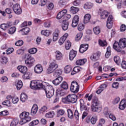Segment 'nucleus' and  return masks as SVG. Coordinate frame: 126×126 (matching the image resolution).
Masks as SVG:
<instances>
[{
    "label": "nucleus",
    "mask_w": 126,
    "mask_h": 126,
    "mask_svg": "<svg viewBox=\"0 0 126 126\" xmlns=\"http://www.w3.org/2000/svg\"><path fill=\"white\" fill-rule=\"evenodd\" d=\"M30 87L32 89H40L43 88L46 94L47 98H51L54 96L55 90L52 85H49L48 83L42 81H32L30 84Z\"/></svg>",
    "instance_id": "1"
},
{
    "label": "nucleus",
    "mask_w": 126,
    "mask_h": 126,
    "mask_svg": "<svg viewBox=\"0 0 126 126\" xmlns=\"http://www.w3.org/2000/svg\"><path fill=\"white\" fill-rule=\"evenodd\" d=\"M92 97H93L92 99ZM86 98H88V101H91L92 99V109L93 112H101V107L99 106V102H98V98L93 94H91L90 96L89 94H87L85 95Z\"/></svg>",
    "instance_id": "2"
},
{
    "label": "nucleus",
    "mask_w": 126,
    "mask_h": 126,
    "mask_svg": "<svg viewBox=\"0 0 126 126\" xmlns=\"http://www.w3.org/2000/svg\"><path fill=\"white\" fill-rule=\"evenodd\" d=\"M126 47V38H123L120 39L119 42L115 41L113 44V48L117 52H121L122 49Z\"/></svg>",
    "instance_id": "3"
},
{
    "label": "nucleus",
    "mask_w": 126,
    "mask_h": 126,
    "mask_svg": "<svg viewBox=\"0 0 126 126\" xmlns=\"http://www.w3.org/2000/svg\"><path fill=\"white\" fill-rule=\"evenodd\" d=\"M20 118L21 119L20 125H24V124H26V123L31 121V117H29V112H22L20 115Z\"/></svg>",
    "instance_id": "4"
},
{
    "label": "nucleus",
    "mask_w": 126,
    "mask_h": 126,
    "mask_svg": "<svg viewBox=\"0 0 126 126\" xmlns=\"http://www.w3.org/2000/svg\"><path fill=\"white\" fill-rule=\"evenodd\" d=\"M63 101L74 104L77 101V95L76 94H69L63 99Z\"/></svg>",
    "instance_id": "5"
},
{
    "label": "nucleus",
    "mask_w": 126,
    "mask_h": 126,
    "mask_svg": "<svg viewBox=\"0 0 126 126\" xmlns=\"http://www.w3.org/2000/svg\"><path fill=\"white\" fill-rule=\"evenodd\" d=\"M58 67H59V65H58V64H56L54 62H51L46 70V73L48 74H51V73L54 72Z\"/></svg>",
    "instance_id": "6"
},
{
    "label": "nucleus",
    "mask_w": 126,
    "mask_h": 126,
    "mask_svg": "<svg viewBox=\"0 0 126 126\" xmlns=\"http://www.w3.org/2000/svg\"><path fill=\"white\" fill-rule=\"evenodd\" d=\"M70 90L73 93H77L78 91H79V85H78V83L75 81L72 82Z\"/></svg>",
    "instance_id": "7"
},
{
    "label": "nucleus",
    "mask_w": 126,
    "mask_h": 126,
    "mask_svg": "<svg viewBox=\"0 0 126 126\" xmlns=\"http://www.w3.org/2000/svg\"><path fill=\"white\" fill-rule=\"evenodd\" d=\"M13 10L15 14L19 15L22 13V9L20 5L18 3L15 4L13 5Z\"/></svg>",
    "instance_id": "8"
},
{
    "label": "nucleus",
    "mask_w": 126,
    "mask_h": 126,
    "mask_svg": "<svg viewBox=\"0 0 126 126\" xmlns=\"http://www.w3.org/2000/svg\"><path fill=\"white\" fill-rule=\"evenodd\" d=\"M35 63V59L31 56V55H28L27 56V60H25V63L28 66H31Z\"/></svg>",
    "instance_id": "9"
},
{
    "label": "nucleus",
    "mask_w": 126,
    "mask_h": 126,
    "mask_svg": "<svg viewBox=\"0 0 126 126\" xmlns=\"http://www.w3.org/2000/svg\"><path fill=\"white\" fill-rule=\"evenodd\" d=\"M114 21V17L113 15H109L107 20L106 26L108 29H111L113 27V22Z\"/></svg>",
    "instance_id": "10"
},
{
    "label": "nucleus",
    "mask_w": 126,
    "mask_h": 126,
    "mask_svg": "<svg viewBox=\"0 0 126 126\" xmlns=\"http://www.w3.org/2000/svg\"><path fill=\"white\" fill-rule=\"evenodd\" d=\"M34 71L37 74H40L43 72V66L40 64L36 65L34 67Z\"/></svg>",
    "instance_id": "11"
},
{
    "label": "nucleus",
    "mask_w": 126,
    "mask_h": 126,
    "mask_svg": "<svg viewBox=\"0 0 126 126\" xmlns=\"http://www.w3.org/2000/svg\"><path fill=\"white\" fill-rule=\"evenodd\" d=\"M79 23V16L78 15H75L72 19V27L73 28L76 27Z\"/></svg>",
    "instance_id": "12"
},
{
    "label": "nucleus",
    "mask_w": 126,
    "mask_h": 126,
    "mask_svg": "<svg viewBox=\"0 0 126 126\" xmlns=\"http://www.w3.org/2000/svg\"><path fill=\"white\" fill-rule=\"evenodd\" d=\"M12 26V23L9 22L7 24H2L0 26V28L2 29V30H4V31H5V30H7L9 27Z\"/></svg>",
    "instance_id": "13"
},
{
    "label": "nucleus",
    "mask_w": 126,
    "mask_h": 126,
    "mask_svg": "<svg viewBox=\"0 0 126 126\" xmlns=\"http://www.w3.org/2000/svg\"><path fill=\"white\" fill-rule=\"evenodd\" d=\"M89 45L88 44H81L79 48V52L81 54H83L85 52H86L87 50H88Z\"/></svg>",
    "instance_id": "14"
},
{
    "label": "nucleus",
    "mask_w": 126,
    "mask_h": 126,
    "mask_svg": "<svg viewBox=\"0 0 126 126\" xmlns=\"http://www.w3.org/2000/svg\"><path fill=\"white\" fill-rule=\"evenodd\" d=\"M57 77V78H56L55 80L52 81V83L56 86L57 85H59V84H61L63 79V78L62 76H59Z\"/></svg>",
    "instance_id": "15"
},
{
    "label": "nucleus",
    "mask_w": 126,
    "mask_h": 126,
    "mask_svg": "<svg viewBox=\"0 0 126 126\" xmlns=\"http://www.w3.org/2000/svg\"><path fill=\"white\" fill-rule=\"evenodd\" d=\"M60 31L59 30H56L53 33V41L56 42L59 39V35H60Z\"/></svg>",
    "instance_id": "16"
},
{
    "label": "nucleus",
    "mask_w": 126,
    "mask_h": 126,
    "mask_svg": "<svg viewBox=\"0 0 126 126\" xmlns=\"http://www.w3.org/2000/svg\"><path fill=\"white\" fill-rule=\"evenodd\" d=\"M100 56H101L100 53L97 52L96 53L93 54V55L91 56L90 59L91 61H93V62H96L99 60Z\"/></svg>",
    "instance_id": "17"
},
{
    "label": "nucleus",
    "mask_w": 126,
    "mask_h": 126,
    "mask_svg": "<svg viewBox=\"0 0 126 126\" xmlns=\"http://www.w3.org/2000/svg\"><path fill=\"white\" fill-rule=\"evenodd\" d=\"M68 25H69L68 21L63 20L62 22V25L63 30V31H66V30L68 29Z\"/></svg>",
    "instance_id": "18"
},
{
    "label": "nucleus",
    "mask_w": 126,
    "mask_h": 126,
    "mask_svg": "<svg viewBox=\"0 0 126 126\" xmlns=\"http://www.w3.org/2000/svg\"><path fill=\"white\" fill-rule=\"evenodd\" d=\"M99 13H100V18L101 19H105L107 18L108 15H109V12L106 10L102 11V10L99 9Z\"/></svg>",
    "instance_id": "19"
},
{
    "label": "nucleus",
    "mask_w": 126,
    "mask_h": 126,
    "mask_svg": "<svg viewBox=\"0 0 126 126\" xmlns=\"http://www.w3.org/2000/svg\"><path fill=\"white\" fill-rule=\"evenodd\" d=\"M67 12V10L66 9H64L61 11H60L59 13H58L57 18V19H61V18H63V17H64V15L66 14V13Z\"/></svg>",
    "instance_id": "20"
},
{
    "label": "nucleus",
    "mask_w": 126,
    "mask_h": 126,
    "mask_svg": "<svg viewBox=\"0 0 126 126\" xmlns=\"http://www.w3.org/2000/svg\"><path fill=\"white\" fill-rule=\"evenodd\" d=\"M17 69H18V70H19V71L21 72V73H26V72H27V71L28 70L27 67L22 65L18 66L17 67Z\"/></svg>",
    "instance_id": "21"
},
{
    "label": "nucleus",
    "mask_w": 126,
    "mask_h": 126,
    "mask_svg": "<svg viewBox=\"0 0 126 126\" xmlns=\"http://www.w3.org/2000/svg\"><path fill=\"white\" fill-rule=\"evenodd\" d=\"M77 54V52H76V51H74L73 50H71L69 56L70 61H73V59L76 57Z\"/></svg>",
    "instance_id": "22"
},
{
    "label": "nucleus",
    "mask_w": 126,
    "mask_h": 126,
    "mask_svg": "<svg viewBox=\"0 0 126 126\" xmlns=\"http://www.w3.org/2000/svg\"><path fill=\"white\" fill-rule=\"evenodd\" d=\"M38 112V106L37 105H34L32 108L31 114L32 116H35Z\"/></svg>",
    "instance_id": "23"
},
{
    "label": "nucleus",
    "mask_w": 126,
    "mask_h": 126,
    "mask_svg": "<svg viewBox=\"0 0 126 126\" xmlns=\"http://www.w3.org/2000/svg\"><path fill=\"white\" fill-rule=\"evenodd\" d=\"M90 19H91V15L90 14H86L84 17V23L85 24L88 23L90 21Z\"/></svg>",
    "instance_id": "24"
},
{
    "label": "nucleus",
    "mask_w": 126,
    "mask_h": 126,
    "mask_svg": "<svg viewBox=\"0 0 126 126\" xmlns=\"http://www.w3.org/2000/svg\"><path fill=\"white\" fill-rule=\"evenodd\" d=\"M68 36V34H65L60 39L59 41V43L60 45H63L64 43V41L65 40H66V38H67V36Z\"/></svg>",
    "instance_id": "25"
},
{
    "label": "nucleus",
    "mask_w": 126,
    "mask_h": 126,
    "mask_svg": "<svg viewBox=\"0 0 126 126\" xmlns=\"http://www.w3.org/2000/svg\"><path fill=\"white\" fill-rule=\"evenodd\" d=\"M63 73V71L61 69H56L53 73V76L54 77H59L61 74Z\"/></svg>",
    "instance_id": "26"
},
{
    "label": "nucleus",
    "mask_w": 126,
    "mask_h": 126,
    "mask_svg": "<svg viewBox=\"0 0 126 126\" xmlns=\"http://www.w3.org/2000/svg\"><path fill=\"white\" fill-rule=\"evenodd\" d=\"M86 62H87V60L85 59H80L76 62V64L77 65H83V64H84Z\"/></svg>",
    "instance_id": "27"
},
{
    "label": "nucleus",
    "mask_w": 126,
    "mask_h": 126,
    "mask_svg": "<svg viewBox=\"0 0 126 126\" xmlns=\"http://www.w3.org/2000/svg\"><path fill=\"white\" fill-rule=\"evenodd\" d=\"M56 94L58 95H60V96H64L65 95V93L61 88L57 89Z\"/></svg>",
    "instance_id": "28"
},
{
    "label": "nucleus",
    "mask_w": 126,
    "mask_h": 126,
    "mask_svg": "<svg viewBox=\"0 0 126 126\" xmlns=\"http://www.w3.org/2000/svg\"><path fill=\"white\" fill-rule=\"evenodd\" d=\"M84 9H90L93 7V4L90 2L86 3L83 6Z\"/></svg>",
    "instance_id": "29"
},
{
    "label": "nucleus",
    "mask_w": 126,
    "mask_h": 126,
    "mask_svg": "<svg viewBox=\"0 0 126 126\" xmlns=\"http://www.w3.org/2000/svg\"><path fill=\"white\" fill-rule=\"evenodd\" d=\"M79 11V8L76 7L72 6L70 8V11L72 14H75V13H77Z\"/></svg>",
    "instance_id": "30"
},
{
    "label": "nucleus",
    "mask_w": 126,
    "mask_h": 126,
    "mask_svg": "<svg viewBox=\"0 0 126 126\" xmlns=\"http://www.w3.org/2000/svg\"><path fill=\"white\" fill-rule=\"evenodd\" d=\"M55 57L56 60L58 61H60V60H61L63 58V54L61 52L57 51L55 52Z\"/></svg>",
    "instance_id": "31"
},
{
    "label": "nucleus",
    "mask_w": 126,
    "mask_h": 126,
    "mask_svg": "<svg viewBox=\"0 0 126 126\" xmlns=\"http://www.w3.org/2000/svg\"><path fill=\"white\" fill-rule=\"evenodd\" d=\"M80 109L82 110L84 109L85 111H87L88 110L87 106L84 105V101L83 100V99H80Z\"/></svg>",
    "instance_id": "32"
},
{
    "label": "nucleus",
    "mask_w": 126,
    "mask_h": 126,
    "mask_svg": "<svg viewBox=\"0 0 126 126\" xmlns=\"http://www.w3.org/2000/svg\"><path fill=\"white\" fill-rule=\"evenodd\" d=\"M126 103H125V99H122L120 103L119 108L120 110H125L126 108Z\"/></svg>",
    "instance_id": "33"
},
{
    "label": "nucleus",
    "mask_w": 126,
    "mask_h": 126,
    "mask_svg": "<svg viewBox=\"0 0 126 126\" xmlns=\"http://www.w3.org/2000/svg\"><path fill=\"white\" fill-rule=\"evenodd\" d=\"M20 99L22 102H25L28 99V96L25 93H22Z\"/></svg>",
    "instance_id": "34"
},
{
    "label": "nucleus",
    "mask_w": 126,
    "mask_h": 126,
    "mask_svg": "<svg viewBox=\"0 0 126 126\" xmlns=\"http://www.w3.org/2000/svg\"><path fill=\"white\" fill-rule=\"evenodd\" d=\"M61 88L64 89V90H67L68 89V84L65 81L63 82V83L60 85Z\"/></svg>",
    "instance_id": "35"
},
{
    "label": "nucleus",
    "mask_w": 126,
    "mask_h": 126,
    "mask_svg": "<svg viewBox=\"0 0 126 126\" xmlns=\"http://www.w3.org/2000/svg\"><path fill=\"white\" fill-rule=\"evenodd\" d=\"M67 117L69 118V119H70L71 120H72L74 117L73 116V112H72V111L71 110V109H67Z\"/></svg>",
    "instance_id": "36"
},
{
    "label": "nucleus",
    "mask_w": 126,
    "mask_h": 126,
    "mask_svg": "<svg viewBox=\"0 0 126 126\" xmlns=\"http://www.w3.org/2000/svg\"><path fill=\"white\" fill-rule=\"evenodd\" d=\"M100 31L101 30H100V28L99 27H95L93 29V32L95 35H99Z\"/></svg>",
    "instance_id": "37"
},
{
    "label": "nucleus",
    "mask_w": 126,
    "mask_h": 126,
    "mask_svg": "<svg viewBox=\"0 0 126 126\" xmlns=\"http://www.w3.org/2000/svg\"><path fill=\"white\" fill-rule=\"evenodd\" d=\"M19 122V120L18 118L14 119L11 122L10 126H16L17 125H18Z\"/></svg>",
    "instance_id": "38"
},
{
    "label": "nucleus",
    "mask_w": 126,
    "mask_h": 126,
    "mask_svg": "<svg viewBox=\"0 0 126 126\" xmlns=\"http://www.w3.org/2000/svg\"><path fill=\"white\" fill-rule=\"evenodd\" d=\"M98 44L99 46H101V47H106L107 45V41H106V40H102L101 39L98 40Z\"/></svg>",
    "instance_id": "39"
},
{
    "label": "nucleus",
    "mask_w": 126,
    "mask_h": 126,
    "mask_svg": "<svg viewBox=\"0 0 126 126\" xmlns=\"http://www.w3.org/2000/svg\"><path fill=\"white\" fill-rule=\"evenodd\" d=\"M24 74L23 75V78L24 79H30L31 78V74L29 72H26L24 73Z\"/></svg>",
    "instance_id": "40"
},
{
    "label": "nucleus",
    "mask_w": 126,
    "mask_h": 126,
    "mask_svg": "<svg viewBox=\"0 0 126 126\" xmlns=\"http://www.w3.org/2000/svg\"><path fill=\"white\" fill-rule=\"evenodd\" d=\"M114 61L115 63H116L117 64H118V65L121 64V58H120V57L119 56L114 57Z\"/></svg>",
    "instance_id": "41"
},
{
    "label": "nucleus",
    "mask_w": 126,
    "mask_h": 126,
    "mask_svg": "<svg viewBox=\"0 0 126 126\" xmlns=\"http://www.w3.org/2000/svg\"><path fill=\"white\" fill-rule=\"evenodd\" d=\"M41 35H44V36L48 37V36H50L51 32H50V31L49 30H43L41 31Z\"/></svg>",
    "instance_id": "42"
},
{
    "label": "nucleus",
    "mask_w": 126,
    "mask_h": 126,
    "mask_svg": "<svg viewBox=\"0 0 126 126\" xmlns=\"http://www.w3.org/2000/svg\"><path fill=\"white\" fill-rule=\"evenodd\" d=\"M17 90H20L22 88V86H23V84L22 83V81H19L17 85H16Z\"/></svg>",
    "instance_id": "43"
},
{
    "label": "nucleus",
    "mask_w": 126,
    "mask_h": 126,
    "mask_svg": "<svg viewBox=\"0 0 126 126\" xmlns=\"http://www.w3.org/2000/svg\"><path fill=\"white\" fill-rule=\"evenodd\" d=\"M47 110H48V107L46 106H43L39 110V112L40 114H44L45 112L47 111Z\"/></svg>",
    "instance_id": "44"
},
{
    "label": "nucleus",
    "mask_w": 126,
    "mask_h": 126,
    "mask_svg": "<svg viewBox=\"0 0 126 126\" xmlns=\"http://www.w3.org/2000/svg\"><path fill=\"white\" fill-rule=\"evenodd\" d=\"M15 31H16V28L15 27H13L10 28L8 30V34H13L15 33Z\"/></svg>",
    "instance_id": "45"
},
{
    "label": "nucleus",
    "mask_w": 126,
    "mask_h": 126,
    "mask_svg": "<svg viewBox=\"0 0 126 126\" xmlns=\"http://www.w3.org/2000/svg\"><path fill=\"white\" fill-rule=\"evenodd\" d=\"M54 116H55V112L54 111L48 112L46 114V118H54Z\"/></svg>",
    "instance_id": "46"
},
{
    "label": "nucleus",
    "mask_w": 126,
    "mask_h": 126,
    "mask_svg": "<svg viewBox=\"0 0 126 126\" xmlns=\"http://www.w3.org/2000/svg\"><path fill=\"white\" fill-rule=\"evenodd\" d=\"M97 118L96 116H93L92 118L91 119V123L92 125H95L96 124V122L97 121Z\"/></svg>",
    "instance_id": "47"
},
{
    "label": "nucleus",
    "mask_w": 126,
    "mask_h": 126,
    "mask_svg": "<svg viewBox=\"0 0 126 126\" xmlns=\"http://www.w3.org/2000/svg\"><path fill=\"white\" fill-rule=\"evenodd\" d=\"M64 111L63 109H60L57 111V117H61V116H63L64 115Z\"/></svg>",
    "instance_id": "48"
},
{
    "label": "nucleus",
    "mask_w": 126,
    "mask_h": 126,
    "mask_svg": "<svg viewBox=\"0 0 126 126\" xmlns=\"http://www.w3.org/2000/svg\"><path fill=\"white\" fill-rule=\"evenodd\" d=\"M64 71L65 73H69L71 71V67L68 65L64 67Z\"/></svg>",
    "instance_id": "49"
},
{
    "label": "nucleus",
    "mask_w": 126,
    "mask_h": 126,
    "mask_svg": "<svg viewBox=\"0 0 126 126\" xmlns=\"http://www.w3.org/2000/svg\"><path fill=\"white\" fill-rule=\"evenodd\" d=\"M8 62V59H7V57H2L1 59V63L3 64H4L5 63H7V62Z\"/></svg>",
    "instance_id": "50"
},
{
    "label": "nucleus",
    "mask_w": 126,
    "mask_h": 126,
    "mask_svg": "<svg viewBox=\"0 0 126 126\" xmlns=\"http://www.w3.org/2000/svg\"><path fill=\"white\" fill-rule=\"evenodd\" d=\"M70 47H71V43L69 40H68L65 43V48L66 50H69L70 49Z\"/></svg>",
    "instance_id": "51"
},
{
    "label": "nucleus",
    "mask_w": 126,
    "mask_h": 126,
    "mask_svg": "<svg viewBox=\"0 0 126 126\" xmlns=\"http://www.w3.org/2000/svg\"><path fill=\"white\" fill-rule=\"evenodd\" d=\"M2 105L4 106H7V107H10V104L11 102L10 100H5L2 103Z\"/></svg>",
    "instance_id": "52"
},
{
    "label": "nucleus",
    "mask_w": 126,
    "mask_h": 126,
    "mask_svg": "<svg viewBox=\"0 0 126 126\" xmlns=\"http://www.w3.org/2000/svg\"><path fill=\"white\" fill-rule=\"evenodd\" d=\"M82 37V34H81V33H79L76 35L75 40V41H79V40H80V39H81Z\"/></svg>",
    "instance_id": "53"
},
{
    "label": "nucleus",
    "mask_w": 126,
    "mask_h": 126,
    "mask_svg": "<svg viewBox=\"0 0 126 126\" xmlns=\"http://www.w3.org/2000/svg\"><path fill=\"white\" fill-rule=\"evenodd\" d=\"M119 102H120V97H117L112 101V104H113V105H117Z\"/></svg>",
    "instance_id": "54"
},
{
    "label": "nucleus",
    "mask_w": 126,
    "mask_h": 126,
    "mask_svg": "<svg viewBox=\"0 0 126 126\" xmlns=\"http://www.w3.org/2000/svg\"><path fill=\"white\" fill-rule=\"evenodd\" d=\"M29 52L30 54L34 55V54H36V53H37V49L35 48H32L29 51Z\"/></svg>",
    "instance_id": "55"
},
{
    "label": "nucleus",
    "mask_w": 126,
    "mask_h": 126,
    "mask_svg": "<svg viewBox=\"0 0 126 126\" xmlns=\"http://www.w3.org/2000/svg\"><path fill=\"white\" fill-rule=\"evenodd\" d=\"M84 25L82 24H79L78 25V30L79 31H82L83 30V29H84Z\"/></svg>",
    "instance_id": "56"
},
{
    "label": "nucleus",
    "mask_w": 126,
    "mask_h": 126,
    "mask_svg": "<svg viewBox=\"0 0 126 126\" xmlns=\"http://www.w3.org/2000/svg\"><path fill=\"white\" fill-rule=\"evenodd\" d=\"M74 117L77 121L79 120V113H78V111H77V110H75Z\"/></svg>",
    "instance_id": "57"
},
{
    "label": "nucleus",
    "mask_w": 126,
    "mask_h": 126,
    "mask_svg": "<svg viewBox=\"0 0 126 126\" xmlns=\"http://www.w3.org/2000/svg\"><path fill=\"white\" fill-rule=\"evenodd\" d=\"M15 45L17 47H20V46H22V45H23V41L18 40L15 43Z\"/></svg>",
    "instance_id": "58"
},
{
    "label": "nucleus",
    "mask_w": 126,
    "mask_h": 126,
    "mask_svg": "<svg viewBox=\"0 0 126 126\" xmlns=\"http://www.w3.org/2000/svg\"><path fill=\"white\" fill-rule=\"evenodd\" d=\"M14 51V49H13V48H8L6 50V54H7V55H10V54H11L12 53H13Z\"/></svg>",
    "instance_id": "59"
},
{
    "label": "nucleus",
    "mask_w": 126,
    "mask_h": 126,
    "mask_svg": "<svg viewBox=\"0 0 126 126\" xmlns=\"http://www.w3.org/2000/svg\"><path fill=\"white\" fill-rule=\"evenodd\" d=\"M8 115V111L7 110H4L0 112V116H7Z\"/></svg>",
    "instance_id": "60"
},
{
    "label": "nucleus",
    "mask_w": 126,
    "mask_h": 126,
    "mask_svg": "<svg viewBox=\"0 0 126 126\" xmlns=\"http://www.w3.org/2000/svg\"><path fill=\"white\" fill-rule=\"evenodd\" d=\"M54 4L53 3H50L47 6V8L49 10H52V9L54 8Z\"/></svg>",
    "instance_id": "61"
},
{
    "label": "nucleus",
    "mask_w": 126,
    "mask_h": 126,
    "mask_svg": "<svg viewBox=\"0 0 126 126\" xmlns=\"http://www.w3.org/2000/svg\"><path fill=\"white\" fill-rule=\"evenodd\" d=\"M112 87L113 88H116L118 89L119 88V83L117 82H115L112 84Z\"/></svg>",
    "instance_id": "62"
},
{
    "label": "nucleus",
    "mask_w": 126,
    "mask_h": 126,
    "mask_svg": "<svg viewBox=\"0 0 126 126\" xmlns=\"http://www.w3.org/2000/svg\"><path fill=\"white\" fill-rule=\"evenodd\" d=\"M44 26L46 27V28H49V27L51 26V22L49 21L44 22Z\"/></svg>",
    "instance_id": "63"
},
{
    "label": "nucleus",
    "mask_w": 126,
    "mask_h": 126,
    "mask_svg": "<svg viewBox=\"0 0 126 126\" xmlns=\"http://www.w3.org/2000/svg\"><path fill=\"white\" fill-rule=\"evenodd\" d=\"M126 30V25H122L120 27V31L121 32H125V31Z\"/></svg>",
    "instance_id": "64"
}]
</instances>
